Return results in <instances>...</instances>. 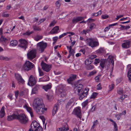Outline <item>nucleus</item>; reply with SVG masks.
<instances>
[{
    "mask_svg": "<svg viewBox=\"0 0 131 131\" xmlns=\"http://www.w3.org/2000/svg\"><path fill=\"white\" fill-rule=\"evenodd\" d=\"M33 107L37 112L40 114L44 113L45 111L47 110V108L45 107V105L42 100L37 98L34 103Z\"/></svg>",
    "mask_w": 131,
    "mask_h": 131,
    "instance_id": "obj_1",
    "label": "nucleus"
},
{
    "mask_svg": "<svg viewBox=\"0 0 131 131\" xmlns=\"http://www.w3.org/2000/svg\"><path fill=\"white\" fill-rule=\"evenodd\" d=\"M75 86L77 90L78 94L79 95V98L80 100H82L83 98L86 97L88 94V92L89 90L88 88H86L83 91V85L81 84H75Z\"/></svg>",
    "mask_w": 131,
    "mask_h": 131,
    "instance_id": "obj_2",
    "label": "nucleus"
},
{
    "mask_svg": "<svg viewBox=\"0 0 131 131\" xmlns=\"http://www.w3.org/2000/svg\"><path fill=\"white\" fill-rule=\"evenodd\" d=\"M15 116L16 117V119H18L22 124H26L28 121V118L24 114L21 113L19 114L17 112L15 114Z\"/></svg>",
    "mask_w": 131,
    "mask_h": 131,
    "instance_id": "obj_3",
    "label": "nucleus"
},
{
    "mask_svg": "<svg viewBox=\"0 0 131 131\" xmlns=\"http://www.w3.org/2000/svg\"><path fill=\"white\" fill-rule=\"evenodd\" d=\"M85 42L88 45L92 48L96 47L99 45L98 41H95L94 38L87 39L85 40Z\"/></svg>",
    "mask_w": 131,
    "mask_h": 131,
    "instance_id": "obj_4",
    "label": "nucleus"
},
{
    "mask_svg": "<svg viewBox=\"0 0 131 131\" xmlns=\"http://www.w3.org/2000/svg\"><path fill=\"white\" fill-rule=\"evenodd\" d=\"M34 65L30 61H27L23 64V69L26 71H28L33 68L34 67Z\"/></svg>",
    "mask_w": 131,
    "mask_h": 131,
    "instance_id": "obj_5",
    "label": "nucleus"
},
{
    "mask_svg": "<svg viewBox=\"0 0 131 131\" xmlns=\"http://www.w3.org/2000/svg\"><path fill=\"white\" fill-rule=\"evenodd\" d=\"M47 46V43L44 42L43 41L39 42L37 45V49L41 52H43Z\"/></svg>",
    "mask_w": 131,
    "mask_h": 131,
    "instance_id": "obj_6",
    "label": "nucleus"
},
{
    "mask_svg": "<svg viewBox=\"0 0 131 131\" xmlns=\"http://www.w3.org/2000/svg\"><path fill=\"white\" fill-rule=\"evenodd\" d=\"M41 65L42 69L45 71L48 72L49 71L51 67V65H48L42 61Z\"/></svg>",
    "mask_w": 131,
    "mask_h": 131,
    "instance_id": "obj_7",
    "label": "nucleus"
},
{
    "mask_svg": "<svg viewBox=\"0 0 131 131\" xmlns=\"http://www.w3.org/2000/svg\"><path fill=\"white\" fill-rule=\"evenodd\" d=\"M19 41L20 44H19L18 46L21 48L24 49V50H25L27 48L28 43L27 41L25 39H21L19 40Z\"/></svg>",
    "mask_w": 131,
    "mask_h": 131,
    "instance_id": "obj_8",
    "label": "nucleus"
},
{
    "mask_svg": "<svg viewBox=\"0 0 131 131\" xmlns=\"http://www.w3.org/2000/svg\"><path fill=\"white\" fill-rule=\"evenodd\" d=\"M36 51L35 50H30L27 53L28 58L30 60H32L36 57Z\"/></svg>",
    "mask_w": 131,
    "mask_h": 131,
    "instance_id": "obj_9",
    "label": "nucleus"
},
{
    "mask_svg": "<svg viewBox=\"0 0 131 131\" xmlns=\"http://www.w3.org/2000/svg\"><path fill=\"white\" fill-rule=\"evenodd\" d=\"M73 112L74 114L76 115L78 117H79L80 119H81V113L80 107H78L75 108Z\"/></svg>",
    "mask_w": 131,
    "mask_h": 131,
    "instance_id": "obj_10",
    "label": "nucleus"
},
{
    "mask_svg": "<svg viewBox=\"0 0 131 131\" xmlns=\"http://www.w3.org/2000/svg\"><path fill=\"white\" fill-rule=\"evenodd\" d=\"M15 79L18 81V83L23 84L24 83V80L23 79L21 76L20 74L18 73H15Z\"/></svg>",
    "mask_w": 131,
    "mask_h": 131,
    "instance_id": "obj_11",
    "label": "nucleus"
},
{
    "mask_svg": "<svg viewBox=\"0 0 131 131\" xmlns=\"http://www.w3.org/2000/svg\"><path fill=\"white\" fill-rule=\"evenodd\" d=\"M124 42L123 43L122 45V47L124 48L127 49L130 47V44L131 40L129 39L126 41H124Z\"/></svg>",
    "mask_w": 131,
    "mask_h": 131,
    "instance_id": "obj_12",
    "label": "nucleus"
},
{
    "mask_svg": "<svg viewBox=\"0 0 131 131\" xmlns=\"http://www.w3.org/2000/svg\"><path fill=\"white\" fill-rule=\"evenodd\" d=\"M36 83V81L35 78L32 75H31L29 78L28 84L29 86H32L34 85Z\"/></svg>",
    "mask_w": 131,
    "mask_h": 131,
    "instance_id": "obj_13",
    "label": "nucleus"
},
{
    "mask_svg": "<svg viewBox=\"0 0 131 131\" xmlns=\"http://www.w3.org/2000/svg\"><path fill=\"white\" fill-rule=\"evenodd\" d=\"M77 75L76 74H71L69 78L67 80V81L69 83H71V82L73 80H75L77 78Z\"/></svg>",
    "mask_w": 131,
    "mask_h": 131,
    "instance_id": "obj_14",
    "label": "nucleus"
},
{
    "mask_svg": "<svg viewBox=\"0 0 131 131\" xmlns=\"http://www.w3.org/2000/svg\"><path fill=\"white\" fill-rule=\"evenodd\" d=\"M127 68L128 69L127 72V77L128 78L130 82L131 81V64L128 65L127 66Z\"/></svg>",
    "mask_w": 131,
    "mask_h": 131,
    "instance_id": "obj_15",
    "label": "nucleus"
},
{
    "mask_svg": "<svg viewBox=\"0 0 131 131\" xmlns=\"http://www.w3.org/2000/svg\"><path fill=\"white\" fill-rule=\"evenodd\" d=\"M40 86L39 85H36L32 89L31 94H36L38 91L39 89Z\"/></svg>",
    "mask_w": 131,
    "mask_h": 131,
    "instance_id": "obj_16",
    "label": "nucleus"
},
{
    "mask_svg": "<svg viewBox=\"0 0 131 131\" xmlns=\"http://www.w3.org/2000/svg\"><path fill=\"white\" fill-rule=\"evenodd\" d=\"M35 128H37L38 127H41L35 121H33L31 125V127L32 128V126Z\"/></svg>",
    "mask_w": 131,
    "mask_h": 131,
    "instance_id": "obj_17",
    "label": "nucleus"
},
{
    "mask_svg": "<svg viewBox=\"0 0 131 131\" xmlns=\"http://www.w3.org/2000/svg\"><path fill=\"white\" fill-rule=\"evenodd\" d=\"M59 28L58 26H57L54 27L50 31V33L52 34H54L58 33V31L59 30Z\"/></svg>",
    "mask_w": 131,
    "mask_h": 131,
    "instance_id": "obj_18",
    "label": "nucleus"
},
{
    "mask_svg": "<svg viewBox=\"0 0 131 131\" xmlns=\"http://www.w3.org/2000/svg\"><path fill=\"white\" fill-rule=\"evenodd\" d=\"M74 102V99L73 98H72L70 99L69 101L67 102V103L66 105V108H68Z\"/></svg>",
    "mask_w": 131,
    "mask_h": 131,
    "instance_id": "obj_19",
    "label": "nucleus"
},
{
    "mask_svg": "<svg viewBox=\"0 0 131 131\" xmlns=\"http://www.w3.org/2000/svg\"><path fill=\"white\" fill-rule=\"evenodd\" d=\"M17 112H16L12 115L8 116L7 120L8 121H11L13 119H16L17 118L15 116V114H16Z\"/></svg>",
    "mask_w": 131,
    "mask_h": 131,
    "instance_id": "obj_20",
    "label": "nucleus"
},
{
    "mask_svg": "<svg viewBox=\"0 0 131 131\" xmlns=\"http://www.w3.org/2000/svg\"><path fill=\"white\" fill-rule=\"evenodd\" d=\"M83 17H78L75 18H74L72 20L73 23L75 24L81 20Z\"/></svg>",
    "mask_w": 131,
    "mask_h": 131,
    "instance_id": "obj_21",
    "label": "nucleus"
},
{
    "mask_svg": "<svg viewBox=\"0 0 131 131\" xmlns=\"http://www.w3.org/2000/svg\"><path fill=\"white\" fill-rule=\"evenodd\" d=\"M69 129V128L67 127V125L66 124L61 127L58 128L57 130V131H67Z\"/></svg>",
    "mask_w": 131,
    "mask_h": 131,
    "instance_id": "obj_22",
    "label": "nucleus"
},
{
    "mask_svg": "<svg viewBox=\"0 0 131 131\" xmlns=\"http://www.w3.org/2000/svg\"><path fill=\"white\" fill-rule=\"evenodd\" d=\"M24 107L25 108L27 111H28L30 114L31 117H33V113L32 112L31 109L29 107L27 106L26 104H25L24 106Z\"/></svg>",
    "mask_w": 131,
    "mask_h": 131,
    "instance_id": "obj_23",
    "label": "nucleus"
},
{
    "mask_svg": "<svg viewBox=\"0 0 131 131\" xmlns=\"http://www.w3.org/2000/svg\"><path fill=\"white\" fill-rule=\"evenodd\" d=\"M49 80V77L45 75L42 78L39 79V81L40 82H45L48 81Z\"/></svg>",
    "mask_w": 131,
    "mask_h": 131,
    "instance_id": "obj_24",
    "label": "nucleus"
},
{
    "mask_svg": "<svg viewBox=\"0 0 131 131\" xmlns=\"http://www.w3.org/2000/svg\"><path fill=\"white\" fill-rule=\"evenodd\" d=\"M113 57L111 56L110 55L108 56V60H107L106 61L105 66L106 65L107 63L108 64L107 66L108 67L110 66L111 64V61L112 60H113Z\"/></svg>",
    "mask_w": 131,
    "mask_h": 131,
    "instance_id": "obj_25",
    "label": "nucleus"
},
{
    "mask_svg": "<svg viewBox=\"0 0 131 131\" xmlns=\"http://www.w3.org/2000/svg\"><path fill=\"white\" fill-rule=\"evenodd\" d=\"M4 108V106H3L0 111V117L1 118L3 117L5 115Z\"/></svg>",
    "mask_w": 131,
    "mask_h": 131,
    "instance_id": "obj_26",
    "label": "nucleus"
},
{
    "mask_svg": "<svg viewBox=\"0 0 131 131\" xmlns=\"http://www.w3.org/2000/svg\"><path fill=\"white\" fill-rule=\"evenodd\" d=\"M18 44V42L16 40H12L10 42V45L11 46H15Z\"/></svg>",
    "mask_w": 131,
    "mask_h": 131,
    "instance_id": "obj_27",
    "label": "nucleus"
},
{
    "mask_svg": "<svg viewBox=\"0 0 131 131\" xmlns=\"http://www.w3.org/2000/svg\"><path fill=\"white\" fill-rule=\"evenodd\" d=\"M96 27L95 24L92 23L91 24L89 27L90 29H87L86 32H88L89 31H90L95 28Z\"/></svg>",
    "mask_w": 131,
    "mask_h": 131,
    "instance_id": "obj_28",
    "label": "nucleus"
},
{
    "mask_svg": "<svg viewBox=\"0 0 131 131\" xmlns=\"http://www.w3.org/2000/svg\"><path fill=\"white\" fill-rule=\"evenodd\" d=\"M8 39H9L10 40V38H9L8 39H7L4 36H2L0 38V42H7Z\"/></svg>",
    "mask_w": 131,
    "mask_h": 131,
    "instance_id": "obj_29",
    "label": "nucleus"
},
{
    "mask_svg": "<svg viewBox=\"0 0 131 131\" xmlns=\"http://www.w3.org/2000/svg\"><path fill=\"white\" fill-rule=\"evenodd\" d=\"M105 52V49L104 48H100L99 49L96 51V52L98 53H102Z\"/></svg>",
    "mask_w": 131,
    "mask_h": 131,
    "instance_id": "obj_30",
    "label": "nucleus"
},
{
    "mask_svg": "<svg viewBox=\"0 0 131 131\" xmlns=\"http://www.w3.org/2000/svg\"><path fill=\"white\" fill-rule=\"evenodd\" d=\"M51 88V86L50 85L47 84L44 86L43 87V88L46 91H47L48 90L50 89Z\"/></svg>",
    "mask_w": 131,
    "mask_h": 131,
    "instance_id": "obj_31",
    "label": "nucleus"
},
{
    "mask_svg": "<svg viewBox=\"0 0 131 131\" xmlns=\"http://www.w3.org/2000/svg\"><path fill=\"white\" fill-rule=\"evenodd\" d=\"M58 110V106L56 105L54 107L53 109L52 110V115L53 116L55 115L57 112Z\"/></svg>",
    "mask_w": 131,
    "mask_h": 131,
    "instance_id": "obj_32",
    "label": "nucleus"
},
{
    "mask_svg": "<svg viewBox=\"0 0 131 131\" xmlns=\"http://www.w3.org/2000/svg\"><path fill=\"white\" fill-rule=\"evenodd\" d=\"M93 61L92 60H91L89 58L86 59L85 62L86 65H88L91 64Z\"/></svg>",
    "mask_w": 131,
    "mask_h": 131,
    "instance_id": "obj_33",
    "label": "nucleus"
},
{
    "mask_svg": "<svg viewBox=\"0 0 131 131\" xmlns=\"http://www.w3.org/2000/svg\"><path fill=\"white\" fill-rule=\"evenodd\" d=\"M43 38L42 36L37 35L34 37V40L36 41H38L39 40L42 39Z\"/></svg>",
    "mask_w": 131,
    "mask_h": 131,
    "instance_id": "obj_34",
    "label": "nucleus"
},
{
    "mask_svg": "<svg viewBox=\"0 0 131 131\" xmlns=\"http://www.w3.org/2000/svg\"><path fill=\"white\" fill-rule=\"evenodd\" d=\"M98 94L97 92L93 93L90 97V99H94L95 98Z\"/></svg>",
    "mask_w": 131,
    "mask_h": 131,
    "instance_id": "obj_35",
    "label": "nucleus"
},
{
    "mask_svg": "<svg viewBox=\"0 0 131 131\" xmlns=\"http://www.w3.org/2000/svg\"><path fill=\"white\" fill-rule=\"evenodd\" d=\"M60 2V0H59L57 1L55 3L56 6L57 8V9L59 8L60 6L61 3Z\"/></svg>",
    "mask_w": 131,
    "mask_h": 131,
    "instance_id": "obj_36",
    "label": "nucleus"
},
{
    "mask_svg": "<svg viewBox=\"0 0 131 131\" xmlns=\"http://www.w3.org/2000/svg\"><path fill=\"white\" fill-rule=\"evenodd\" d=\"M59 92H60V95L61 97H64L66 95V93L65 92L62 90L61 91L59 90Z\"/></svg>",
    "mask_w": 131,
    "mask_h": 131,
    "instance_id": "obj_37",
    "label": "nucleus"
},
{
    "mask_svg": "<svg viewBox=\"0 0 131 131\" xmlns=\"http://www.w3.org/2000/svg\"><path fill=\"white\" fill-rule=\"evenodd\" d=\"M33 28L34 30L35 31H40L41 30V28L39 26H36L35 25L33 26Z\"/></svg>",
    "mask_w": 131,
    "mask_h": 131,
    "instance_id": "obj_38",
    "label": "nucleus"
},
{
    "mask_svg": "<svg viewBox=\"0 0 131 131\" xmlns=\"http://www.w3.org/2000/svg\"><path fill=\"white\" fill-rule=\"evenodd\" d=\"M100 66L102 67V69H103L104 68L105 65V61H101L100 63Z\"/></svg>",
    "mask_w": 131,
    "mask_h": 131,
    "instance_id": "obj_39",
    "label": "nucleus"
},
{
    "mask_svg": "<svg viewBox=\"0 0 131 131\" xmlns=\"http://www.w3.org/2000/svg\"><path fill=\"white\" fill-rule=\"evenodd\" d=\"M38 71L39 73V76H42L44 75L45 73L44 72L42 71L40 69H38Z\"/></svg>",
    "mask_w": 131,
    "mask_h": 131,
    "instance_id": "obj_40",
    "label": "nucleus"
},
{
    "mask_svg": "<svg viewBox=\"0 0 131 131\" xmlns=\"http://www.w3.org/2000/svg\"><path fill=\"white\" fill-rule=\"evenodd\" d=\"M0 59L1 60L8 61L9 60L10 58H8L7 57H4L3 56H1L0 57Z\"/></svg>",
    "mask_w": 131,
    "mask_h": 131,
    "instance_id": "obj_41",
    "label": "nucleus"
},
{
    "mask_svg": "<svg viewBox=\"0 0 131 131\" xmlns=\"http://www.w3.org/2000/svg\"><path fill=\"white\" fill-rule=\"evenodd\" d=\"M101 76V75H99L95 77V80L96 82H98L100 81V79Z\"/></svg>",
    "mask_w": 131,
    "mask_h": 131,
    "instance_id": "obj_42",
    "label": "nucleus"
},
{
    "mask_svg": "<svg viewBox=\"0 0 131 131\" xmlns=\"http://www.w3.org/2000/svg\"><path fill=\"white\" fill-rule=\"evenodd\" d=\"M127 95H121L119 98L118 99V100L119 101H120V100H122L124 99L126 97Z\"/></svg>",
    "mask_w": 131,
    "mask_h": 131,
    "instance_id": "obj_43",
    "label": "nucleus"
},
{
    "mask_svg": "<svg viewBox=\"0 0 131 131\" xmlns=\"http://www.w3.org/2000/svg\"><path fill=\"white\" fill-rule=\"evenodd\" d=\"M100 61L101 60L99 59H95V61L94 62V64L95 65H96L97 64L99 63Z\"/></svg>",
    "mask_w": 131,
    "mask_h": 131,
    "instance_id": "obj_44",
    "label": "nucleus"
},
{
    "mask_svg": "<svg viewBox=\"0 0 131 131\" xmlns=\"http://www.w3.org/2000/svg\"><path fill=\"white\" fill-rule=\"evenodd\" d=\"M102 13L101 11L100 10L97 13H96L93 14V16H97L99 15H100Z\"/></svg>",
    "mask_w": 131,
    "mask_h": 131,
    "instance_id": "obj_45",
    "label": "nucleus"
},
{
    "mask_svg": "<svg viewBox=\"0 0 131 131\" xmlns=\"http://www.w3.org/2000/svg\"><path fill=\"white\" fill-rule=\"evenodd\" d=\"M94 68V66L92 65H89L87 67V69L88 70H91L93 69Z\"/></svg>",
    "mask_w": 131,
    "mask_h": 131,
    "instance_id": "obj_46",
    "label": "nucleus"
},
{
    "mask_svg": "<svg viewBox=\"0 0 131 131\" xmlns=\"http://www.w3.org/2000/svg\"><path fill=\"white\" fill-rule=\"evenodd\" d=\"M33 32H34L33 31H27L24 34V35H29L32 33Z\"/></svg>",
    "mask_w": 131,
    "mask_h": 131,
    "instance_id": "obj_47",
    "label": "nucleus"
},
{
    "mask_svg": "<svg viewBox=\"0 0 131 131\" xmlns=\"http://www.w3.org/2000/svg\"><path fill=\"white\" fill-rule=\"evenodd\" d=\"M114 85L113 84H112L111 85H110L109 86L110 89L109 91L112 90L114 88Z\"/></svg>",
    "mask_w": 131,
    "mask_h": 131,
    "instance_id": "obj_48",
    "label": "nucleus"
},
{
    "mask_svg": "<svg viewBox=\"0 0 131 131\" xmlns=\"http://www.w3.org/2000/svg\"><path fill=\"white\" fill-rule=\"evenodd\" d=\"M56 23V21L55 20H53L50 23L49 26L50 27L53 26Z\"/></svg>",
    "mask_w": 131,
    "mask_h": 131,
    "instance_id": "obj_49",
    "label": "nucleus"
},
{
    "mask_svg": "<svg viewBox=\"0 0 131 131\" xmlns=\"http://www.w3.org/2000/svg\"><path fill=\"white\" fill-rule=\"evenodd\" d=\"M47 96L48 100L49 101H51L53 98V96L52 95H47Z\"/></svg>",
    "mask_w": 131,
    "mask_h": 131,
    "instance_id": "obj_50",
    "label": "nucleus"
},
{
    "mask_svg": "<svg viewBox=\"0 0 131 131\" xmlns=\"http://www.w3.org/2000/svg\"><path fill=\"white\" fill-rule=\"evenodd\" d=\"M102 87H101V85L100 83L99 84L97 85L96 86V89L97 90H100L102 89Z\"/></svg>",
    "mask_w": 131,
    "mask_h": 131,
    "instance_id": "obj_51",
    "label": "nucleus"
},
{
    "mask_svg": "<svg viewBox=\"0 0 131 131\" xmlns=\"http://www.w3.org/2000/svg\"><path fill=\"white\" fill-rule=\"evenodd\" d=\"M46 19V18H45L39 20L38 22V24L39 25L41 23L44 21Z\"/></svg>",
    "mask_w": 131,
    "mask_h": 131,
    "instance_id": "obj_52",
    "label": "nucleus"
},
{
    "mask_svg": "<svg viewBox=\"0 0 131 131\" xmlns=\"http://www.w3.org/2000/svg\"><path fill=\"white\" fill-rule=\"evenodd\" d=\"M113 125L114 126V130L115 131H117L118 130V127L116 124V123H115L114 124H113Z\"/></svg>",
    "mask_w": 131,
    "mask_h": 131,
    "instance_id": "obj_53",
    "label": "nucleus"
},
{
    "mask_svg": "<svg viewBox=\"0 0 131 131\" xmlns=\"http://www.w3.org/2000/svg\"><path fill=\"white\" fill-rule=\"evenodd\" d=\"M42 129L41 127H38L37 128H36L34 131H42Z\"/></svg>",
    "mask_w": 131,
    "mask_h": 131,
    "instance_id": "obj_54",
    "label": "nucleus"
},
{
    "mask_svg": "<svg viewBox=\"0 0 131 131\" xmlns=\"http://www.w3.org/2000/svg\"><path fill=\"white\" fill-rule=\"evenodd\" d=\"M122 115L121 113L119 114H117L115 115V117L117 118V119L119 120L120 119Z\"/></svg>",
    "mask_w": 131,
    "mask_h": 131,
    "instance_id": "obj_55",
    "label": "nucleus"
},
{
    "mask_svg": "<svg viewBox=\"0 0 131 131\" xmlns=\"http://www.w3.org/2000/svg\"><path fill=\"white\" fill-rule=\"evenodd\" d=\"M117 93L118 94H119V95H121L123 94V91L122 90H118L117 91Z\"/></svg>",
    "mask_w": 131,
    "mask_h": 131,
    "instance_id": "obj_56",
    "label": "nucleus"
},
{
    "mask_svg": "<svg viewBox=\"0 0 131 131\" xmlns=\"http://www.w3.org/2000/svg\"><path fill=\"white\" fill-rule=\"evenodd\" d=\"M69 53L71 54V55L73 56L74 55V50L73 49H71V50L70 52V51H69Z\"/></svg>",
    "mask_w": 131,
    "mask_h": 131,
    "instance_id": "obj_57",
    "label": "nucleus"
},
{
    "mask_svg": "<svg viewBox=\"0 0 131 131\" xmlns=\"http://www.w3.org/2000/svg\"><path fill=\"white\" fill-rule=\"evenodd\" d=\"M96 72L95 71H92L91 72H90L89 73V74H88V75L89 76H90L91 75H93L95 73H96Z\"/></svg>",
    "mask_w": 131,
    "mask_h": 131,
    "instance_id": "obj_58",
    "label": "nucleus"
},
{
    "mask_svg": "<svg viewBox=\"0 0 131 131\" xmlns=\"http://www.w3.org/2000/svg\"><path fill=\"white\" fill-rule=\"evenodd\" d=\"M97 57V56L95 55H92L89 57V58L91 60H92L94 58H95Z\"/></svg>",
    "mask_w": 131,
    "mask_h": 131,
    "instance_id": "obj_59",
    "label": "nucleus"
},
{
    "mask_svg": "<svg viewBox=\"0 0 131 131\" xmlns=\"http://www.w3.org/2000/svg\"><path fill=\"white\" fill-rule=\"evenodd\" d=\"M108 17V15H102V18L103 19H106Z\"/></svg>",
    "mask_w": 131,
    "mask_h": 131,
    "instance_id": "obj_60",
    "label": "nucleus"
},
{
    "mask_svg": "<svg viewBox=\"0 0 131 131\" xmlns=\"http://www.w3.org/2000/svg\"><path fill=\"white\" fill-rule=\"evenodd\" d=\"M97 122L98 120H96L94 122L92 128L93 127V126H95L97 125Z\"/></svg>",
    "mask_w": 131,
    "mask_h": 131,
    "instance_id": "obj_61",
    "label": "nucleus"
},
{
    "mask_svg": "<svg viewBox=\"0 0 131 131\" xmlns=\"http://www.w3.org/2000/svg\"><path fill=\"white\" fill-rule=\"evenodd\" d=\"M7 97L11 100H12L13 99L12 94L11 93L9 94V95L7 96Z\"/></svg>",
    "mask_w": 131,
    "mask_h": 131,
    "instance_id": "obj_62",
    "label": "nucleus"
},
{
    "mask_svg": "<svg viewBox=\"0 0 131 131\" xmlns=\"http://www.w3.org/2000/svg\"><path fill=\"white\" fill-rule=\"evenodd\" d=\"M2 16L4 17H7L9 16V14H6L5 13H3L2 14Z\"/></svg>",
    "mask_w": 131,
    "mask_h": 131,
    "instance_id": "obj_63",
    "label": "nucleus"
},
{
    "mask_svg": "<svg viewBox=\"0 0 131 131\" xmlns=\"http://www.w3.org/2000/svg\"><path fill=\"white\" fill-rule=\"evenodd\" d=\"M40 117L41 119H42L43 123V124H44L45 123V119L44 117L43 116H40Z\"/></svg>",
    "mask_w": 131,
    "mask_h": 131,
    "instance_id": "obj_64",
    "label": "nucleus"
}]
</instances>
